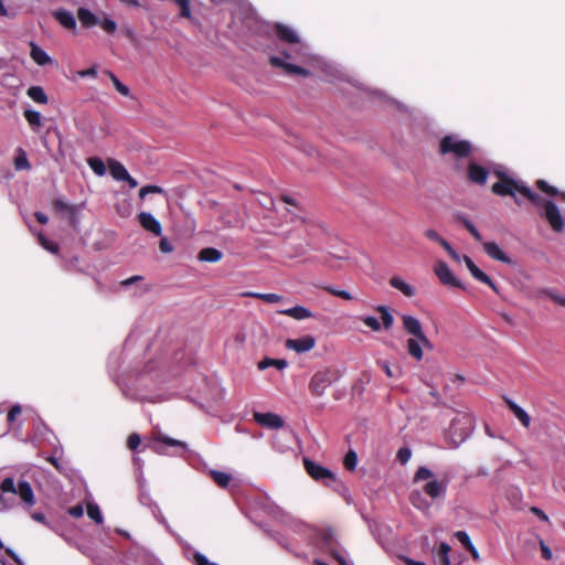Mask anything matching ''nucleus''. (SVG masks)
<instances>
[{
	"label": "nucleus",
	"instance_id": "obj_1",
	"mask_svg": "<svg viewBox=\"0 0 565 565\" xmlns=\"http://www.w3.org/2000/svg\"><path fill=\"white\" fill-rule=\"evenodd\" d=\"M256 32L259 35H266L268 38L276 36L280 42L296 46L289 51H282L281 55L270 56L269 64L271 66L281 68L288 75L307 77L310 74L307 68L295 64V62L302 61L306 54L300 36L294 29L279 22H260L256 25Z\"/></svg>",
	"mask_w": 565,
	"mask_h": 565
},
{
	"label": "nucleus",
	"instance_id": "obj_2",
	"mask_svg": "<svg viewBox=\"0 0 565 565\" xmlns=\"http://www.w3.org/2000/svg\"><path fill=\"white\" fill-rule=\"evenodd\" d=\"M403 330L411 335L406 341L408 355L417 362L424 358V349L433 350L434 345L424 332L422 322L414 316L403 315L401 317Z\"/></svg>",
	"mask_w": 565,
	"mask_h": 565
},
{
	"label": "nucleus",
	"instance_id": "obj_3",
	"mask_svg": "<svg viewBox=\"0 0 565 565\" xmlns=\"http://www.w3.org/2000/svg\"><path fill=\"white\" fill-rule=\"evenodd\" d=\"M435 473L427 467H419L413 478V481L419 482L422 480H428L423 487V491L433 501L444 499L448 489L449 480L447 478L436 479Z\"/></svg>",
	"mask_w": 565,
	"mask_h": 565
},
{
	"label": "nucleus",
	"instance_id": "obj_4",
	"mask_svg": "<svg viewBox=\"0 0 565 565\" xmlns=\"http://www.w3.org/2000/svg\"><path fill=\"white\" fill-rule=\"evenodd\" d=\"M19 495L20 499L26 504H34V494L33 490L28 481H19L15 487L14 480L12 478H4L0 484V503L4 509L11 507L10 503H7L6 494Z\"/></svg>",
	"mask_w": 565,
	"mask_h": 565
},
{
	"label": "nucleus",
	"instance_id": "obj_5",
	"mask_svg": "<svg viewBox=\"0 0 565 565\" xmlns=\"http://www.w3.org/2000/svg\"><path fill=\"white\" fill-rule=\"evenodd\" d=\"M494 174L498 177V182L493 183L491 191L499 196H512L515 204L521 205V201L518 199L516 193L522 194L525 183L516 181L503 171L495 170Z\"/></svg>",
	"mask_w": 565,
	"mask_h": 565
},
{
	"label": "nucleus",
	"instance_id": "obj_6",
	"mask_svg": "<svg viewBox=\"0 0 565 565\" xmlns=\"http://www.w3.org/2000/svg\"><path fill=\"white\" fill-rule=\"evenodd\" d=\"M340 376V372L333 367L318 370L311 376L308 390L311 395L320 397L324 394L328 387L339 381Z\"/></svg>",
	"mask_w": 565,
	"mask_h": 565
},
{
	"label": "nucleus",
	"instance_id": "obj_7",
	"mask_svg": "<svg viewBox=\"0 0 565 565\" xmlns=\"http://www.w3.org/2000/svg\"><path fill=\"white\" fill-rule=\"evenodd\" d=\"M473 151L470 141L460 139L456 135H447L439 142V152L441 154H452L457 159L468 158Z\"/></svg>",
	"mask_w": 565,
	"mask_h": 565
},
{
	"label": "nucleus",
	"instance_id": "obj_8",
	"mask_svg": "<svg viewBox=\"0 0 565 565\" xmlns=\"http://www.w3.org/2000/svg\"><path fill=\"white\" fill-rule=\"evenodd\" d=\"M303 466H305L306 472L313 480L322 482L324 486L329 487L337 481V477L331 470L322 467L321 465H319L308 458H303Z\"/></svg>",
	"mask_w": 565,
	"mask_h": 565
},
{
	"label": "nucleus",
	"instance_id": "obj_9",
	"mask_svg": "<svg viewBox=\"0 0 565 565\" xmlns=\"http://www.w3.org/2000/svg\"><path fill=\"white\" fill-rule=\"evenodd\" d=\"M543 216L555 232L558 233V232L563 231L564 220H563L559 209L553 201L544 202Z\"/></svg>",
	"mask_w": 565,
	"mask_h": 565
},
{
	"label": "nucleus",
	"instance_id": "obj_10",
	"mask_svg": "<svg viewBox=\"0 0 565 565\" xmlns=\"http://www.w3.org/2000/svg\"><path fill=\"white\" fill-rule=\"evenodd\" d=\"M434 271L444 285L463 288L461 282L454 276L449 266L445 262H437L434 267Z\"/></svg>",
	"mask_w": 565,
	"mask_h": 565
},
{
	"label": "nucleus",
	"instance_id": "obj_11",
	"mask_svg": "<svg viewBox=\"0 0 565 565\" xmlns=\"http://www.w3.org/2000/svg\"><path fill=\"white\" fill-rule=\"evenodd\" d=\"M489 172L486 168L475 161H470L467 167V179L470 183L486 185Z\"/></svg>",
	"mask_w": 565,
	"mask_h": 565
},
{
	"label": "nucleus",
	"instance_id": "obj_12",
	"mask_svg": "<svg viewBox=\"0 0 565 565\" xmlns=\"http://www.w3.org/2000/svg\"><path fill=\"white\" fill-rule=\"evenodd\" d=\"M254 420L263 426V427H266V428H271V429H279L284 426V419L275 414V413H259V412H255L254 415Z\"/></svg>",
	"mask_w": 565,
	"mask_h": 565
},
{
	"label": "nucleus",
	"instance_id": "obj_13",
	"mask_svg": "<svg viewBox=\"0 0 565 565\" xmlns=\"http://www.w3.org/2000/svg\"><path fill=\"white\" fill-rule=\"evenodd\" d=\"M316 345V339L312 335H305L299 339H287L285 347L289 350H294L297 353H305L313 349Z\"/></svg>",
	"mask_w": 565,
	"mask_h": 565
},
{
	"label": "nucleus",
	"instance_id": "obj_14",
	"mask_svg": "<svg viewBox=\"0 0 565 565\" xmlns=\"http://www.w3.org/2000/svg\"><path fill=\"white\" fill-rule=\"evenodd\" d=\"M468 270L470 271V274L472 275V277L475 279H477L478 281L480 282H483L486 285H488L491 289H493L495 292L498 291L497 290V286L493 282V280L486 274L483 273L475 263L473 260L467 256V255H463L462 257Z\"/></svg>",
	"mask_w": 565,
	"mask_h": 565
},
{
	"label": "nucleus",
	"instance_id": "obj_15",
	"mask_svg": "<svg viewBox=\"0 0 565 565\" xmlns=\"http://www.w3.org/2000/svg\"><path fill=\"white\" fill-rule=\"evenodd\" d=\"M138 221L143 230L152 233L156 236H160L162 234V226L160 222L148 212H140L138 214Z\"/></svg>",
	"mask_w": 565,
	"mask_h": 565
},
{
	"label": "nucleus",
	"instance_id": "obj_16",
	"mask_svg": "<svg viewBox=\"0 0 565 565\" xmlns=\"http://www.w3.org/2000/svg\"><path fill=\"white\" fill-rule=\"evenodd\" d=\"M483 250L492 259L499 260L503 264H512V259L500 248L495 242L483 243Z\"/></svg>",
	"mask_w": 565,
	"mask_h": 565
},
{
	"label": "nucleus",
	"instance_id": "obj_17",
	"mask_svg": "<svg viewBox=\"0 0 565 565\" xmlns=\"http://www.w3.org/2000/svg\"><path fill=\"white\" fill-rule=\"evenodd\" d=\"M52 14H53L54 19L61 25H63L65 29H68V30L75 29L76 20L72 12L64 10V9H58V10L53 11Z\"/></svg>",
	"mask_w": 565,
	"mask_h": 565
},
{
	"label": "nucleus",
	"instance_id": "obj_18",
	"mask_svg": "<svg viewBox=\"0 0 565 565\" xmlns=\"http://www.w3.org/2000/svg\"><path fill=\"white\" fill-rule=\"evenodd\" d=\"M279 315L288 316L296 320H305L313 317L312 312L302 306H296L289 309L278 311Z\"/></svg>",
	"mask_w": 565,
	"mask_h": 565
},
{
	"label": "nucleus",
	"instance_id": "obj_19",
	"mask_svg": "<svg viewBox=\"0 0 565 565\" xmlns=\"http://www.w3.org/2000/svg\"><path fill=\"white\" fill-rule=\"evenodd\" d=\"M507 405L509 409L513 413V415L520 420V423L525 427L529 428L531 425V417L530 415L516 403H514L511 399H505Z\"/></svg>",
	"mask_w": 565,
	"mask_h": 565
},
{
	"label": "nucleus",
	"instance_id": "obj_20",
	"mask_svg": "<svg viewBox=\"0 0 565 565\" xmlns=\"http://www.w3.org/2000/svg\"><path fill=\"white\" fill-rule=\"evenodd\" d=\"M390 285L399 290L404 296L412 298L415 296L416 291L413 286L404 281L399 276H393L390 279Z\"/></svg>",
	"mask_w": 565,
	"mask_h": 565
},
{
	"label": "nucleus",
	"instance_id": "obj_21",
	"mask_svg": "<svg viewBox=\"0 0 565 565\" xmlns=\"http://www.w3.org/2000/svg\"><path fill=\"white\" fill-rule=\"evenodd\" d=\"M53 205V209L55 212L57 213H61V212H66L70 214V223L74 226L75 223H76V209L73 206V205H70L68 203H66L65 201L61 200V199H56L53 201L52 203Z\"/></svg>",
	"mask_w": 565,
	"mask_h": 565
},
{
	"label": "nucleus",
	"instance_id": "obj_22",
	"mask_svg": "<svg viewBox=\"0 0 565 565\" xmlns=\"http://www.w3.org/2000/svg\"><path fill=\"white\" fill-rule=\"evenodd\" d=\"M108 168H109V172H110L111 177L115 180L121 181L122 179H127L128 178L127 169L119 161H117L115 159H109L108 160Z\"/></svg>",
	"mask_w": 565,
	"mask_h": 565
},
{
	"label": "nucleus",
	"instance_id": "obj_23",
	"mask_svg": "<svg viewBox=\"0 0 565 565\" xmlns=\"http://www.w3.org/2000/svg\"><path fill=\"white\" fill-rule=\"evenodd\" d=\"M30 46V55L38 65L43 66L51 62L50 56L35 43L31 42Z\"/></svg>",
	"mask_w": 565,
	"mask_h": 565
},
{
	"label": "nucleus",
	"instance_id": "obj_24",
	"mask_svg": "<svg viewBox=\"0 0 565 565\" xmlns=\"http://www.w3.org/2000/svg\"><path fill=\"white\" fill-rule=\"evenodd\" d=\"M222 256L223 254L221 250L213 247H205L200 250L198 257L201 262L216 263L221 260Z\"/></svg>",
	"mask_w": 565,
	"mask_h": 565
},
{
	"label": "nucleus",
	"instance_id": "obj_25",
	"mask_svg": "<svg viewBox=\"0 0 565 565\" xmlns=\"http://www.w3.org/2000/svg\"><path fill=\"white\" fill-rule=\"evenodd\" d=\"M77 18L81 21L82 25L85 28H90L97 23V18L95 17V14L85 8L78 9Z\"/></svg>",
	"mask_w": 565,
	"mask_h": 565
},
{
	"label": "nucleus",
	"instance_id": "obj_26",
	"mask_svg": "<svg viewBox=\"0 0 565 565\" xmlns=\"http://www.w3.org/2000/svg\"><path fill=\"white\" fill-rule=\"evenodd\" d=\"M26 95L38 104H47L49 98L41 86H31L26 90Z\"/></svg>",
	"mask_w": 565,
	"mask_h": 565
},
{
	"label": "nucleus",
	"instance_id": "obj_27",
	"mask_svg": "<svg viewBox=\"0 0 565 565\" xmlns=\"http://www.w3.org/2000/svg\"><path fill=\"white\" fill-rule=\"evenodd\" d=\"M456 221L460 222L477 242L482 241V236H481L480 232L477 230V227L472 224V222L467 216H465L462 214H458V215H456Z\"/></svg>",
	"mask_w": 565,
	"mask_h": 565
},
{
	"label": "nucleus",
	"instance_id": "obj_28",
	"mask_svg": "<svg viewBox=\"0 0 565 565\" xmlns=\"http://www.w3.org/2000/svg\"><path fill=\"white\" fill-rule=\"evenodd\" d=\"M210 476L213 481L222 489H226L232 480V476L224 471L211 470Z\"/></svg>",
	"mask_w": 565,
	"mask_h": 565
},
{
	"label": "nucleus",
	"instance_id": "obj_29",
	"mask_svg": "<svg viewBox=\"0 0 565 565\" xmlns=\"http://www.w3.org/2000/svg\"><path fill=\"white\" fill-rule=\"evenodd\" d=\"M23 116L33 130H38L42 126V116L33 109H25Z\"/></svg>",
	"mask_w": 565,
	"mask_h": 565
},
{
	"label": "nucleus",
	"instance_id": "obj_30",
	"mask_svg": "<svg viewBox=\"0 0 565 565\" xmlns=\"http://www.w3.org/2000/svg\"><path fill=\"white\" fill-rule=\"evenodd\" d=\"M375 311L381 313L382 324L385 330H390L394 324V317L390 312V309L386 306H377Z\"/></svg>",
	"mask_w": 565,
	"mask_h": 565
},
{
	"label": "nucleus",
	"instance_id": "obj_31",
	"mask_svg": "<svg viewBox=\"0 0 565 565\" xmlns=\"http://www.w3.org/2000/svg\"><path fill=\"white\" fill-rule=\"evenodd\" d=\"M288 365L287 361L286 360H282V359H271V358H265L264 360H262L259 363H258V369L259 370H265L269 366H275L277 367L278 370H284L286 369Z\"/></svg>",
	"mask_w": 565,
	"mask_h": 565
},
{
	"label": "nucleus",
	"instance_id": "obj_32",
	"mask_svg": "<svg viewBox=\"0 0 565 565\" xmlns=\"http://www.w3.org/2000/svg\"><path fill=\"white\" fill-rule=\"evenodd\" d=\"M535 184L537 189L544 192L545 194L550 196L561 195V198L565 201V192L559 193V191L556 188L550 185L545 180L539 179L535 182Z\"/></svg>",
	"mask_w": 565,
	"mask_h": 565
},
{
	"label": "nucleus",
	"instance_id": "obj_33",
	"mask_svg": "<svg viewBox=\"0 0 565 565\" xmlns=\"http://www.w3.org/2000/svg\"><path fill=\"white\" fill-rule=\"evenodd\" d=\"M14 168L17 170H30L31 164L23 149L19 148L14 158Z\"/></svg>",
	"mask_w": 565,
	"mask_h": 565
},
{
	"label": "nucleus",
	"instance_id": "obj_34",
	"mask_svg": "<svg viewBox=\"0 0 565 565\" xmlns=\"http://www.w3.org/2000/svg\"><path fill=\"white\" fill-rule=\"evenodd\" d=\"M245 296L260 299L267 303H277L282 300V296L277 294L246 292Z\"/></svg>",
	"mask_w": 565,
	"mask_h": 565
},
{
	"label": "nucleus",
	"instance_id": "obj_35",
	"mask_svg": "<svg viewBox=\"0 0 565 565\" xmlns=\"http://www.w3.org/2000/svg\"><path fill=\"white\" fill-rule=\"evenodd\" d=\"M87 163L97 175H104L106 173V166L100 158L90 157L87 159Z\"/></svg>",
	"mask_w": 565,
	"mask_h": 565
},
{
	"label": "nucleus",
	"instance_id": "obj_36",
	"mask_svg": "<svg viewBox=\"0 0 565 565\" xmlns=\"http://www.w3.org/2000/svg\"><path fill=\"white\" fill-rule=\"evenodd\" d=\"M106 74L109 76L114 87L116 88V90L122 95V96H129L130 95V89L127 85L122 84L119 78L110 71H107Z\"/></svg>",
	"mask_w": 565,
	"mask_h": 565
},
{
	"label": "nucleus",
	"instance_id": "obj_37",
	"mask_svg": "<svg viewBox=\"0 0 565 565\" xmlns=\"http://www.w3.org/2000/svg\"><path fill=\"white\" fill-rule=\"evenodd\" d=\"M524 198H526L529 201H531L534 205L536 206H542L544 209V202L546 200H544L542 196H540L539 194L534 193L529 186H524V189H522V194Z\"/></svg>",
	"mask_w": 565,
	"mask_h": 565
},
{
	"label": "nucleus",
	"instance_id": "obj_38",
	"mask_svg": "<svg viewBox=\"0 0 565 565\" xmlns=\"http://www.w3.org/2000/svg\"><path fill=\"white\" fill-rule=\"evenodd\" d=\"M450 550L451 548L447 543H445V542L440 543L438 551H437V557H438L440 565H450V558H449Z\"/></svg>",
	"mask_w": 565,
	"mask_h": 565
},
{
	"label": "nucleus",
	"instance_id": "obj_39",
	"mask_svg": "<svg viewBox=\"0 0 565 565\" xmlns=\"http://www.w3.org/2000/svg\"><path fill=\"white\" fill-rule=\"evenodd\" d=\"M411 503L419 510L427 509L429 507L428 502L422 497L420 492H412L409 495Z\"/></svg>",
	"mask_w": 565,
	"mask_h": 565
},
{
	"label": "nucleus",
	"instance_id": "obj_40",
	"mask_svg": "<svg viewBox=\"0 0 565 565\" xmlns=\"http://www.w3.org/2000/svg\"><path fill=\"white\" fill-rule=\"evenodd\" d=\"M39 243L41 246L46 249L47 252L52 254H57L60 250V247L56 243L47 239L43 234H39L38 236Z\"/></svg>",
	"mask_w": 565,
	"mask_h": 565
},
{
	"label": "nucleus",
	"instance_id": "obj_41",
	"mask_svg": "<svg viewBox=\"0 0 565 565\" xmlns=\"http://www.w3.org/2000/svg\"><path fill=\"white\" fill-rule=\"evenodd\" d=\"M356 463H358L356 452L354 450H349L345 454L344 459H343V465H344L345 469L349 471H353L356 467Z\"/></svg>",
	"mask_w": 565,
	"mask_h": 565
},
{
	"label": "nucleus",
	"instance_id": "obj_42",
	"mask_svg": "<svg viewBox=\"0 0 565 565\" xmlns=\"http://www.w3.org/2000/svg\"><path fill=\"white\" fill-rule=\"evenodd\" d=\"M287 215L289 216V222L290 223H294V224H305L306 222V216H305V213H303V210L301 209V212L299 210H290V209H287Z\"/></svg>",
	"mask_w": 565,
	"mask_h": 565
},
{
	"label": "nucleus",
	"instance_id": "obj_43",
	"mask_svg": "<svg viewBox=\"0 0 565 565\" xmlns=\"http://www.w3.org/2000/svg\"><path fill=\"white\" fill-rule=\"evenodd\" d=\"M322 289L326 290L327 292H329L330 295L339 297L344 300L353 299L352 295L349 291L337 289L333 286H323Z\"/></svg>",
	"mask_w": 565,
	"mask_h": 565
},
{
	"label": "nucleus",
	"instance_id": "obj_44",
	"mask_svg": "<svg viewBox=\"0 0 565 565\" xmlns=\"http://www.w3.org/2000/svg\"><path fill=\"white\" fill-rule=\"evenodd\" d=\"M87 515L98 524L103 522V515L97 504H87Z\"/></svg>",
	"mask_w": 565,
	"mask_h": 565
},
{
	"label": "nucleus",
	"instance_id": "obj_45",
	"mask_svg": "<svg viewBox=\"0 0 565 565\" xmlns=\"http://www.w3.org/2000/svg\"><path fill=\"white\" fill-rule=\"evenodd\" d=\"M174 2L180 8V17L190 19L191 18L190 0H174Z\"/></svg>",
	"mask_w": 565,
	"mask_h": 565
},
{
	"label": "nucleus",
	"instance_id": "obj_46",
	"mask_svg": "<svg viewBox=\"0 0 565 565\" xmlns=\"http://www.w3.org/2000/svg\"><path fill=\"white\" fill-rule=\"evenodd\" d=\"M163 192H164V190L159 185H145L139 190V198L141 200H143L147 194H150V193L161 194Z\"/></svg>",
	"mask_w": 565,
	"mask_h": 565
},
{
	"label": "nucleus",
	"instance_id": "obj_47",
	"mask_svg": "<svg viewBox=\"0 0 565 565\" xmlns=\"http://www.w3.org/2000/svg\"><path fill=\"white\" fill-rule=\"evenodd\" d=\"M412 457V450L408 447H402L396 454V459L402 463L406 465Z\"/></svg>",
	"mask_w": 565,
	"mask_h": 565
},
{
	"label": "nucleus",
	"instance_id": "obj_48",
	"mask_svg": "<svg viewBox=\"0 0 565 565\" xmlns=\"http://www.w3.org/2000/svg\"><path fill=\"white\" fill-rule=\"evenodd\" d=\"M361 320L366 327H369L373 331L381 330L382 324L375 317H372V316L362 317Z\"/></svg>",
	"mask_w": 565,
	"mask_h": 565
},
{
	"label": "nucleus",
	"instance_id": "obj_49",
	"mask_svg": "<svg viewBox=\"0 0 565 565\" xmlns=\"http://www.w3.org/2000/svg\"><path fill=\"white\" fill-rule=\"evenodd\" d=\"M455 537L465 546L466 550L472 545L469 535L465 531H457L455 533Z\"/></svg>",
	"mask_w": 565,
	"mask_h": 565
},
{
	"label": "nucleus",
	"instance_id": "obj_50",
	"mask_svg": "<svg viewBox=\"0 0 565 565\" xmlns=\"http://www.w3.org/2000/svg\"><path fill=\"white\" fill-rule=\"evenodd\" d=\"M141 444V438L137 433H132L129 435L127 439V446L131 450H136Z\"/></svg>",
	"mask_w": 565,
	"mask_h": 565
},
{
	"label": "nucleus",
	"instance_id": "obj_51",
	"mask_svg": "<svg viewBox=\"0 0 565 565\" xmlns=\"http://www.w3.org/2000/svg\"><path fill=\"white\" fill-rule=\"evenodd\" d=\"M22 413V408L20 405H13L7 415V420L9 424L13 423L18 416H20Z\"/></svg>",
	"mask_w": 565,
	"mask_h": 565
},
{
	"label": "nucleus",
	"instance_id": "obj_52",
	"mask_svg": "<svg viewBox=\"0 0 565 565\" xmlns=\"http://www.w3.org/2000/svg\"><path fill=\"white\" fill-rule=\"evenodd\" d=\"M193 563L194 565H218L215 563H211L205 555L199 552L194 553Z\"/></svg>",
	"mask_w": 565,
	"mask_h": 565
},
{
	"label": "nucleus",
	"instance_id": "obj_53",
	"mask_svg": "<svg viewBox=\"0 0 565 565\" xmlns=\"http://www.w3.org/2000/svg\"><path fill=\"white\" fill-rule=\"evenodd\" d=\"M100 26L103 28V30L109 34H113L115 33L116 29H117V24L114 20H110V19H105L102 23H100Z\"/></svg>",
	"mask_w": 565,
	"mask_h": 565
},
{
	"label": "nucleus",
	"instance_id": "obj_54",
	"mask_svg": "<svg viewBox=\"0 0 565 565\" xmlns=\"http://www.w3.org/2000/svg\"><path fill=\"white\" fill-rule=\"evenodd\" d=\"M279 199L284 203H286V204H288V205L292 206L294 209L299 210L301 212V207L298 205V203L296 202V200L292 196H290L288 194H281L279 196Z\"/></svg>",
	"mask_w": 565,
	"mask_h": 565
},
{
	"label": "nucleus",
	"instance_id": "obj_55",
	"mask_svg": "<svg viewBox=\"0 0 565 565\" xmlns=\"http://www.w3.org/2000/svg\"><path fill=\"white\" fill-rule=\"evenodd\" d=\"M424 235H425L428 239H430V241H433V242H436V243H438V242H439V241H441V238H443V237H441V236H440V235H439L435 230H431V228L426 230V231H425V233H424Z\"/></svg>",
	"mask_w": 565,
	"mask_h": 565
},
{
	"label": "nucleus",
	"instance_id": "obj_56",
	"mask_svg": "<svg viewBox=\"0 0 565 565\" xmlns=\"http://www.w3.org/2000/svg\"><path fill=\"white\" fill-rule=\"evenodd\" d=\"M159 248L162 253H171L173 250V246L167 238H161Z\"/></svg>",
	"mask_w": 565,
	"mask_h": 565
},
{
	"label": "nucleus",
	"instance_id": "obj_57",
	"mask_svg": "<svg viewBox=\"0 0 565 565\" xmlns=\"http://www.w3.org/2000/svg\"><path fill=\"white\" fill-rule=\"evenodd\" d=\"M540 547H541L542 557L546 561L551 559L552 558L551 548L543 541H541Z\"/></svg>",
	"mask_w": 565,
	"mask_h": 565
},
{
	"label": "nucleus",
	"instance_id": "obj_58",
	"mask_svg": "<svg viewBox=\"0 0 565 565\" xmlns=\"http://www.w3.org/2000/svg\"><path fill=\"white\" fill-rule=\"evenodd\" d=\"M84 513V509L81 504L74 505L68 509V514L74 518H81Z\"/></svg>",
	"mask_w": 565,
	"mask_h": 565
},
{
	"label": "nucleus",
	"instance_id": "obj_59",
	"mask_svg": "<svg viewBox=\"0 0 565 565\" xmlns=\"http://www.w3.org/2000/svg\"><path fill=\"white\" fill-rule=\"evenodd\" d=\"M546 295L557 305L565 307V297L558 296L553 291H546Z\"/></svg>",
	"mask_w": 565,
	"mask_h": 565
},
{
	"label": "nucleus",
	"instance_id": "obj_60",
	"mask_svg": "<svg viewBox=\"0 0 565 565\" xmlns=\"http://www.w3.org/2000/svg\"><path fill=\"white\" fill-rule=\"evenodd\" d=\"M160 440L168 446H180L182 448H185V444H183L182 441L175 440L173 438H170V437H163V438H160Z\"/></svg>",
	"mask_w": 565,
	"mask_h": 565
},
{
	"label": "nucleus",
	"instance_id": "obj_61",
	"mask_svg": "<svg viewBox=\"0 0 565 565\" xmlns=\"http://www.w3.org/2000/svg\"><path fill=\"white\" fill-rule=\"evenodd\" d=\"M322 539H323L324 544L327 546H329L330 548H332V544H333V541H334L332 532L331 531L326 532L323 534Z\"/></svg>",
	"mask_w": 565,
	"mask_h": 565
},
{
	"label": "nucleus",
	"instance_id": "obj_62",
	"mask_svg": "<svg viewBox=\"0 0 565 565\" xmlns=\"http://www.w3.org/2000/svg\"><path fill=\"white\" fill-rule=\"evenodd\" d=\"M96 75H97V71L95 67H90V68L79 72V76H82V77H95Z\"/></svg>",
	"mask_w": 565,
	"mask_h": 565
},
{
	"label": "nucleus",
	"instance_id": "obj_63",
	"mask_svg": "<svg viewBox=\"0 0 565 565\" xmlns=\"http://www.w3.org/2000/svg\"><path fill=\"white\" fill-rule=\"evenodd\" d=\"M331 553H332V556L339 563V565H349L348 562L345 561V558L338 551L332 550Z\"/></svg>",
	"mask_w": 565,
	"mask_h": 565
},
{
	"label": "nucleus",
	"instance_id": "obj_64",
	"mask_svg": "<svg viewBox=\"0 0 565 565\" xmlns=\"http://www.w3.org/2000/svg\"><path fill=\"white\" fill-rule=\"evenodd\" d=\"M531 511L535 515H537L541 520L546 521V522L548 521V516L541 509L533 507V508H531Z\"/></svg>",
	"mask_w": 565,
	"mask_h": 565
}]
</instances>
